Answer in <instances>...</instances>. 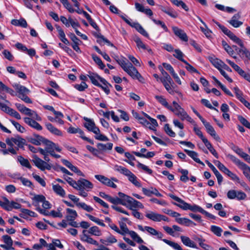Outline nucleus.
<instances>
[{"instance_id": "bf43d9fd", "label": "nucleus", "mask_w": 250, "mask_h": 250, "mask_svg": "<svg viewBox=\"0 0 250 250\" xmlns=\"http://www.w3.org/2000/svg\"><path fill=\"white\" fill-rule=\"evenodd\" d=\"M77 206L81 208L87 212H91L93 210V208L90 206L87 205L84 203H79L77 204Z\"/></svg>"}, {"instance_id": "393cba45", "label": "nucleus", "mask_w": 250, "mask_h": 250, "mask_svg": "<svg viewBox=\"0 0 250 250\" xmlns=\"http://www.w3.org/2000/svg\"><path fill=\"white\" fill-rule=\"evenodd\" d=\"M146 217L148 219L154 221L160 222V214L152 211L146 212L145 215Z\"/></svg>"}, {"instance_id": "20e7f679", "label": "nucleus", "mask_w": 250, "mask_h": 250, "mask_svg": "<svg viewBox=\"0 0 250 250\" xmlns=\"http://www.w3.org/2000/svg\"><path fill=\"white\" fill-rule=\"evenodd\" d=\"M121 228L120 234L122 235H125V234H128L130 237L137 243L141 244L144 243L143 240L138 235V234L133 230H129L124 222L119 223Z\"/></svg>"}, {"instance_id": "f03ea898", "label": "nucleus", "mask_w": 250, "mask_h": 250, "mask_svg": "<svg viewBox=\"0 0 250 250\" xmlns=\"http://www.w3.org/2000/svg\"><path fill=\"white\" fill-rule=\"evenodd\" d=\"M83 119L86 121L84 124V126L87 129L96 134L95 138L96 140L101 141H108V138L104 135L100 133L99 128L96 126V125L93 120L87 117H84Z\"/></svg>"}, {"instance_id": "69168bd1", "label": "nucleus", "mask_w": 250, "mask_h": 250, "mask_svg": "<svg viewBox=\"0 0 250 250\" xmlns=\"http://www.w3.org/2000/svg\"><path fill=\"white\" fill-rule=\"evenodd\" d=\"M7 113L9 114L11 116H13L16 119L18 120H20L21 119V116L20 114L16 110H14L13 109L10 108L7 111Z\"/></svg>"}, {"instance_id": "e2e57ef3", "label": "nucleus", "mask_w": 250, "mask_h": 250, "mask_svg": "<svg viewBox=\"0 0 250 250\" xmlns=\"http://www.w3.org/2000/svg\"><path fill=\"white\" fill-rule=\"evenodd\" d=\"M164 130L166 133L170 137H174L175 136V133L170 128L168 124H166L165 125Z\"/></svg>"}, {"instance_id": "5fc2aeb1", "label": "nucleus", "mask_w": 250, "mask_h": 250, "mask_svg": "<svg viewBox=\"0 0 250 250\" xmlns=\"http://www.w3.org/2000/svg\"><path fill=\"white\" fill-rule=\"evenodd\" d=\"M227 157L234 163L238 167H239L243 163V162H241L239 159L231 154H229L227 155Z\"/></svg>"}, {"instance_id": "6ab92c4d", "label": "nucleus", "mask_w": 250, "mask_h": 250, "mask_svg": "<svg viewBox=\"0 0 250 250\" xmlns=\"http://www.w3.org/2000/svg\"><path fill=\"white\" fill-rule=\"evenodd\" d=\"M125 176L127 177L129 181L136 187L140 188L142 186L138 178L131 171L129 170Z\"/></svg>"}, {"instance_id": "a878e982", "label": "nucleus", "mask_w": 250, "mask_h": 250, "mask_svg": "<svg viewBox=\"0 0 250 250\" xmlns=\"http://www.w3.org/2000/svg\"><path fill=\"white\" fill-rule=\"evenodd\" d=\"M171 111L173 112L176 116L182 118L183 116L186 113V111L182 108L179 104L174 107L171 106V109H169Z\"/></svg>"}, {"instance_id": "2eb2a0df", "label": "nucleus", "mask_w": 250, "mask_h": 250, "mask_svg": "<svg viewBox=\"0 0 250 250\" xmlns=\"http://www.w3.org/2000/svg\"><path fill=\"white\" fill-rule=\"evenodd\" d=\"M172 29L174 34L181 40L186 42L188 41V37L184 30L177 26H173Z\"/></svg>"}, {"instance_id": "dca6fc26", "label": "nucleus", "mask_w": 250, "mask_h": 250, "mask_svg": "<svg viewBox=\"0 0 250 250\" xmlns=\"http://www.w3.org/2000/svg\"><path fill=\"white\" fill-rule=\"evenodd\" d=\"M13 86L18 93L19 98H20V96L27 95L30 93V90L27 88L20 84L15 83L13 85Z\"/></svg>"}, {"instance_id": "49530a36", "label": "nucleus", "mask_w": 250, "mask_h": 250, "mask_svg": "<svg viewBox=\"0 0 250 250\" xmlns=\"http://www.w3.org/2000/svg\"><path fill=\"white\" fill-rule=\"evenodd\" d=\"M113 169L115 171H117L125 176L129 171V170L126 167L117 165H116L114 166Z\"/></svg>"}, {"instance_id": "b1692460", "label": "nucleus", "mask_w": 250, "mask_h": 250, "mask_svg": "<svg viewBox=\"0 0 250 250\" xmlns=\"http://www.w3.org/2000/svg\"><path fill=\"white\" fill-rule=\"evenodd\" d=\"M182 242L184 245L192 248L197 249L196 244L192 241L188 237L186 236H181L180 237Z\"/></svg>"}, {"instance_id": "c9c22d12", "label": "nucleus", "mask_w": 250, "mask_h": 250, "mask_svg": "<svg viewBox=\"0 0 250 250\" xmlns=\"http://www.w3.org/2000/svg\"><path fill=\"white\" fill-rule=\"evenodd\" d=\"M137 227H138V229L140 230H141L142 231H144L145 230H146L149 234H150L152 235H155V236L156 233V232L157 231V230H156L155 229H154V228H152L151 227L145 226L144 228L142 225H138L137 226Z\"/></svg>"}, {"instance_id": "79ce46f5", "label": "nucleus", "mask_w": 250, "mask_h": 250, "mask_svg": "<svg viewBox=\"0 0 250 250\" xmlns=\"http://www.w3.org/2000/svg\"><path fill=\"white\" fill-rule=\"evenodd\" d=\"M17 159L18 161L22 166L25 167L29 169H31L32 168V167L27 159L24 158L21 156H19Z\"/></svg>"}, {"instance_id": "ea45409f", "label": "nucleus", "mask_w": 250, "mask_h": 250, "mask_svg": "<svg viewBox=\"0 0 250 250\" xmlns=\"http://www.w3.org/2000/svg\"><path fill=\"white\" fill-rule=\"evenodd\" d=\"M134 41L136 43L137 47L139 48H142L144 50H147L148 52L151 51V50L148 48L138 37L134 39Z\"/></svg>"}, {"instance_id": "7c9ffc66", "label": "nucleus", "mask_w": 250, "mask_h": 250, "mask_svg": "<svg viewBox=\"0 0 250 250\" xmlns=\"http://www.w3.org/2000/svg\"><path fill=\"white\" fill-rule=\"evenodd\" d=\"M66 210L67 213L66 219L67 221L75 220L77 217L78 214L76 210L69 208H67Z\"/></svg>"}, {"instance_id": "c03bdc74", "label": "nucleus", "mask_w": 250, "mask_h": 250, "mask_svg": "<svg viewBox=\"0 0 250 250\" xmlns=\"http://www.w3.org/2000/svg\"><path fill=\"white\" fill-rule=\"evenodd\" d=\"M87 232L91 235L97 236H99L102 235L101 231L97 226H93L90 228L88 230H87Z\"/></svg>"}, {"instance_id": "4c0bfd02", "label": "nucleus", "mask_w": 250, "mask_h": 250, "mask_svg": "<svg viewBox=\"0 0 250 250\" xmlns=\"http://www.w3.org/2000/svg\"><path fill=\"white\" fill-rule=\"evenodd\" d=\"M198 242L199 246L205 250H213V248L209 245L204 243L205 239L201 238L196 237L194 239Z\"/></svg>"}, {"instance_id": "72a5a7b5", "label": "nucleus", "mask_w": 250, "mask_h": 250, "mask_svg": "<svg viewBox=\"0 0 250 250\" xmlns=\"http://www.w3.org/2000/svg\"><path fill=\"white\" fill-rule=\"evenodd\" d=\"M184 151L187 153V154L192 159L194 160L196 163L204 165V163L200 161V160L198 158V153L194 151L189 150L188 149H185Z\"/></svg>"}, {"instance_id": "a211bd4d", "label": "nucleus", "mask_w": 250, "mask_h": 250, "mask_svg": "<svg viewBox=\"0 0 250 250\" xmlns=\"http://www.w3.org/2000/svg\"><path fill=\"white\" fill-rule=\"evenodd\" d=\"M24 122L30 126L38 130H41L42 129V126L37 123L35 120H33L29 117L23 118Z\"/></svg>"}, {"instance_id": "5701e85b", "label": "nucleus", "mask_w": 250, "mask_h": 250, "mask_svg": "<svg viewBox=\"0 0 250 250\" xmlns=\"http://www.w3.org/2000/svg\"><path fill=\"white\" fill-rule=\"evenodd\" d=\"M45 125L47 130L52 134L58 136H62V132L53 126L51 123H46Z\"/></svg>"}, {"instance_id": "6e6552de", "label": "nucleus", "mask_w": 250, "mask_h": 250, "mask_svg": "<svg viewBox=\"0 0 250 250\" xmlns=\"http://www.w3.org/2000/svg\"><path fill=\"white\" fill-rule=\"evenodd\" d=\"M126 199L127 207L130 209H133L134 208H143L144 206L140 202L138 201L132 197L127 195L125 196Z\"/></svg>"}, {"instance_id": "39448f33", "label": "nucleus", "mask_w": 250, "mask_h": 250, "mask_svg": "<svg viewBox=\"0 0 250 250\" xmlns=\"http://www.w3.org/2000/svg\"><path fill=\"white\" fill-rule=\"evenodd\" d=\"M121 18L129 25L131 27L136 29V30L139 32L143 36L147 38H149V35L147 32L145 30L142 26L137 22H131V20L127 19L125 16H121Z\"/></svg>"}, {"instance_id": "774afa93", "label": "nucleus", "mask_w": 250, "mask_h": 250, "mask_svg": "<svg viewBox=\"0 0 250 250\" xmlns=\"http://www.w3.org/2000/svg\"><path fill=\"white\" fill-rule=\"evenodd\" d=\"M88 87L87 84L84 82H82L81 84H75L74 87L80 91H83Z\"/></svg>"}, {"instance_id": "423d86ee", "label": "nucleus", "mask_w": 250, "mask_h": 250, "mask_svg": "<svg viewBox=\"0 0 250 250\" xmlns=\"http://www.w3.org/2000/svg\"><path fill=\"white\" fill-rule=\"evenodd\" d=\"M118 194L119 197H112L110 196V198L108 202H110L111 203L114 205L120 204L124 206H127L126 199L125 196H127V195H126L125 193L121 192H118Z\"/></svg>"}, {"instance_id": "1a4fd4ad", "label": "nucleus", "mask_w": 250, "mask_h": 250, "mask_svg": "<svg viewBox=\"0 0 250 250\" xmlns=\"http://www.w3.org/2000/svg\"><path fill=\"white\" fill-rule=\"evenodd\" d=\"M77 187L76 189L77 190L85 189L89 191L93 188V185L91 182L85 179H80L77 182Z\"/></svg>"}, {"instance_id": "7ed1b4c3", "label": "nucleus", "mask_w": 250, "mask_h": 250, "mask_svg": "<svg viewBox=\"0 0 250 250\" xmlns=\"http://www.w3.org/2000/svg\"><path fill=\"white\" fill-rule=\"evenodd\" d=\"M48 154L46 153L45 155H43L44 161L39 158L36 155L33 156L32 162L36 167L42 171H44L45 169L50 170L52 168L51 165L47 163L50 161Z\"/></svg>"}, {"instance_id": "8fccbe9b", "label": "nucleus", "mask_w": 250, "mask_h": 250, "mask_svg": "<svg viewBox=\"0 0 250 250\" xmlns=\"http://www.w3.org/2000/svg\"><path fill=\"white\" fill-rule=\"evenodd\" d=\"M15 105L17 108L18 109V110L21 113L24 114L25 115L29 114L28 112L30 111V109L26 107L24 105L19 103H16L15 104Z\"/></svg>"}, {"instance_id": "338daca9", "label": "nucleus", "mask_w": 250, "mask_h": 250, "mask_svg": "<svg viewBox=\"0 0 250 250\" xmlns=\"http://www.w3.org/2000/svg\"><path fill=\"white\" fill-rule=\"evenodd\" d=\"M238 120L244 126L250 129V123L246 119L242 116H238Z\"/></svg>"}, {"instance_id": "a18cd8bd", "label": "nucleus", "mask_w": 250, "mask_h": 250, "mask_svg": "<svg viewBox=\"0 0 250 250\" xmlns=\"http://www.w3.org/2000/svg\"><path fill=\"white\" fill-rule=\"evenodd\" d=\"M178 171L182 174L180 177V180L184 183H186L189 180L188 170L184 169H179Z\"/></svg>"}, {"instance_id": "0eeeda50", "label": "nucleus", "mask_w": 250, "mask_h": 250, "mask_svg": "<svg viewBox=\"0 0 250 250\" xmlns=\"http://www.w3.org/2000/svg\"><path fill=\"white\" fill-rule=\"evenodd\" d=\"M116 62L121 66L123 69L128 74L132 70V67H134L131 63L129 62L125 57L116 59Z\"/></svg>"}, {"instance_id": "de8ad7c7", "label": "nucleus", "mask_w": 250, "mask_h": 250, "mask_svg": "<svg viewBox=\"0 0 250 250\" xmlns=\"http://www.w3.org/2000/svg\"><path fill=\"white\" fill-rule=\"evenodd\" d=\"M214 163L217 166L218 168L225 174L228 175L231 171L220 162L216 161H214Z\"/></svg>"}, {"instance_id": "4468645a", "label": "nucleus", "mask_w": 250, "mask_h": 250, "mask_svg": "<svg viewBox=\"0 0 250 250\" xmlns=\"http://www.w3.org/2000/svg\"><path fill=\"white\" fill-rule=\"evenodd\" d=\"M2 238L3 242L6 245L1 244L0 247L5 250H13L14 249L12 247L13 242L11 237L8 235H4L2 236Z\"/></svg>"}, {"instance_id": "3c124183", "label": "nucleus", "mask_w": 250, "mask_h": 250, "mask_svg": "<svg viewBox=\"0 0 250 250\" xmlns=\"http://www.w3.org/2000/svg\"><path fill=\"white\" fill-rule=\"evenodd\" d=\"M210 229L214 234L219 237L221 236L223 232V229L220 227L215 225L211 226Z\"/></svg>"}, {"instance_id": "f704fd0d", "label": "nucleus", "mask_w": 250, "mask_h": 250, "mask_svg": "<svg viewBox=\"0 0 250 250\" xmlns=\"http://www.w3.org/2000/svg\"><path fill=\"white\" fill-rule=\"evenodd\" d=\"M161 83L164 85V87H165L167 91L171 95H174V93H177L179 95H182L181 92H179V91H176L175 90H174L172 89V87H173V86H171L170 84H169L167 83V82H166L164 81V80H161Z\"/></svg>"}, {"instance_id": "9b49d317", "label": "nucleus", "mask_w": 250, "mask_h": 250, "mask_svg": "<svg viewBox=\"0 0 250 250\" xmlns=\"http://www.w3.org/2000/svg\"><path fill=\"white\" fill-rule=\"evenodd\" d=\"M91 83L96 86H101V84L99 83L100 81L102 83H106L107 81L104 78L101 77L98 75L93 73H89L88 75Z\"/></svg>"}, {"instance_id": "412c9836", "label": "nucleus", "mask_w": 250, "mask_h": 250, "mask_svg": "<svg viewBox=\"0 0 250 250\" xmlns=\"http://www.w3.org/2000/svg\"><path fill=\"white\" fill-rule=\"evenodd\" d=\"M212 21L216 24L222 31L227 35L230 40L234 36V34L225 26L221 24L219 22L214 20H212Z\"/></svg>"}, {"instance_id": "e433bc0d", "label": "nucleus", "mask_w": 250, "mask_h": 250, "mask_svg": "<svg viewBox=\"0 0 250 250\" xmlns=\"http://www.w3.org/2000/svg\"><path fill=\"white\" fill-rule=\"evenodd\" d=\"M97 147L101 151H104L107 150H111L113 147V144L111 143H108L106 144L98 143Z\"/></svg>"}, {"instance_id": "cd10ccee", "label": "nucleus", "mask_w": 250, "mask_h": 250, "mask_svg": "<svg viewBox=\"0 0 250 250\" xmlns=\"http://www.w3.org/2000/svg\"><path fill=\"white\" fill-rule=\"evenodd\" d=\"M175 221L179 224L185 225L186 226H196V224L190 219L187 218H176Z\"/></svg>"}, {"instance_id": "6e6d98bb", "label": "nucleus", "mask_w": 250, "mask_h": 250, "mask_svg": "<svg viewBox=\"0 0 250 250\" xmlns=\"http://www.w3.org/2000/svg\"><path fill=\"white\" fill-rule=\"evenodd\" d=\"M170 1L174 5L180 6H181L185 11H188L189 9L188 6L182 0H170Z\"/></svg>"}, {"instance_id": "603ef678", "label": "nucleus", "mask_w": 250, "mask_h": 250, "mask_svg": "<svg viewBox=\"0 0 250 250\" xmlns=\"http://www.w3.org/2000/svg\"><path fill=\"white\" fill-rule=\"evenodd\" d=\"M188 210H190L193 212H199L202 214L203 213L205 210L201 207L195 204H189Z\"/></svg>"}, {"instance_id": "13d9d810", "label": "nucleus", "mask_w": 250, "mask_h": 250, "mask_svg": "<svg viewBox=\"0 0 250 250\" xmlns=\"http://www.w3.org/2000/svg\"><path fill=\"white\" fill-rule=\"evenodd\" d=\"M150 19L155 24L158 25H160L166 32H168V29L165 23L163 21L160 20H157L154 19L153 17H151Z\"/></svg>"}, {"instance_id": "4d7b16f0", "label": "nucleus", "mask_w": 250, "mask_h": 250, "mask_svg": "<svg viewBox=\"0 0 250 250\" xmlns=\"http://www.w3.org/2000/svg\"><path fill=\"white\" fill-rule=\"evenodd\" d=\"M184 55V54L180 49H177L174 50L173 56L182 62L186 61L183 59Z\"/></svg>"}, {"instance_id": "58836bf2", "label": "nucleus", "mask_w": 250, "mask_h": 250, "mask_svg": "<svg viewBox=\"0 0 250 250\" xmlns=\"http://www.w3.org/2000/svg\"><path fill=\"white\" fill-rule=\"evenodd\" d=\"M155 99L163 106L168 109H171V106L169 105L166 99L163 96H155Z\"/></svg>"}, {"instance_id": "473e14b6", "label": "nucleus", "mask_w": 250, "mask_h": 250, "mask_svg": "<svg viewBox=\"0 0 250 250\" xmlns=\"http://www.w3.org/2000/svg\"><path fill=\"white\" fill-rule=\"evenodd\" d=\"M52 189L54 192L58 195L64 197L65 196V191L62 188L59 184L53 185Z\"/></svg>"}, {"instance_id": "680f3d73", "label": "nucleus", "mask_w": 250, "mask_h": 250, "mask_svg": "<svg viewBox=\"0 0 250 250\" xmlns=\"http://www.w3.org/2000/svg\"><path fill=\"white\" fill-rule=\"evenodd\" d=\"M92 59L94 62L99 66L101 69H104L105 67V65L102 62L100 58L96 56V55H92Z\"/></svg>"}, {"instance_id": "a19ab883", "label": "nucleus", "mask_w": 250, "mask_h": 250, "mask_svg": "<svg viewBox=\"0 0 250 250\" xmlns=\"http://www.w3.org/2000/svg\"><path fill=\"white\" fill-rule=\"evenodd\" d=\"M241 170L243 171V174L245 175L246 177L249 179L250 181V176L249 175V173H250V170L249 169H250V167L246 165L245 163H243L241 166L239 167Z\"/></svg>"}, {"instance_id": "9d476101", "label": "nucleus", "mask_w": 250, "mask_h": 250, "mask_svg": "<svg viewBox=\"0 0 250 250\" xmlns=\"http://www.w3.org/2000/svg\"><path fill=\"white\" fill-rule=\"evenodd\" d=\"M168 196L171 198H172V199H173L174 200H175V201H176L178 203H176L172 202V204L173 205L179 207L180 208H182L183 210H188L189 204L186 203V202H185V201H184L180 198L178 197V196H175L174 194H169Z\"/></svg>"}, {"instance_id": "aec40b11", "label": "nucleus", "mask_w": 250, "mask_h": 250, "mask_svg": "<svg viewBox=\"0 0 250 250\" xmlns=\"http://www.w3.org/2000/svg\"><path fill=\"white\" fill-rule=\"evenodd\" d=\"M206 163L209 167V168L212 170L215 176L217 178L218 184L220 185L223 181V177L220 172L217 170L215 167L210 163L208 160H206Z\"/></svg>"}, {"instance_id": "c85d7f7f", "label": "nucleus", "mask_w": 250, "mask_h": 250, "mask_svg": "<svg viewBox=\"0 0 250 250\" xmlns=\"http://www.w3.org/2000/svg\"><path fill=\"white\" fill-rule=\"evenodd\" d=\"M56 29L59 33V38L64 44L68 45L69 44L68 40L66 38L65 33L62 28L59 25H56Z\"/></svg>"}, {"instance_id": "ddd939ff", "label": "nucleus", "mask_w": 250, "mask_h": 250, "mask_svg": "<svg viewBox=\"0 0 250 250\" xmlns=\"http://www.w3.org/2000/svg\"><path fill=\"white\" fill-rule=\"evenodd\" d=\"M202 123L204 125L207 132L210 134L215 140L220 142V138L216 134V131L212 125H211L208 122H207L206 120L203 121Z\"/></svg>"}, {"instance_id": "09e8293b", "label": "nucleus", "mask_w": 250, "mask_h": 250, "mask_svg": "<svg viewBox=\"0 0 250 250\" xmlns=\"http://www.w3.org/2000/svg\"><path fill=\"white\" fill-rule=\"evenodd\" d=\"M97 38V42L100 44H104V43H107L109 46H113V44L111 43L109 40L104 38V36L102 35H98Z\"/></svg>"}, {"instance_id": "37998d69", "label": "nucleus", "mask_w": 250, "mask_h": 250, "mask_svg": "<svg viewBox=\"0 0 250 250\" xmlns=\"http://www.w3.org/2000/svg\"><path fill=\"white\" fill-rule=\"evenodd\" d=\"M210 61L218 70L222 68V66L224 62L221 60L217 58H210Z\"/></svg>"}, {"instance_id": "f257e3e1", "label": "nucleus", "mask_w": 250, "mask_h": 250, "mask_svg": "<svg viewBox=\"0 0 250 250\" xmlns=\"http://www.w3.org/2000/svg\"><path fill=\"white\" fill-rule=\"evenodd\" d=\"M5 142L10 147L8 149H0L3 155H7L9 153L16 155L17 153V150L20 148L23 149L24 146L26 145L25 140L20 136L7 138Z\"/></svg>"}, {"instance_id": "2f4dec72", "label": "nucleus", "mask_w": 250, "mask_h": 250, "mask_svg": "<svg viewBox=\"0 0 250 250\" xmlns=\"http://www.w3.org/2000/svg\"><path fill=\"white\" fill-rule=\"evenodd\" d=\"M43 144L45 146V148L47 153H49L51 155L54 151V147L55 143L45 139L44 142H43Z\"/></svg>"}, {"instance_id": "4be33fe9", "label": "nucleus", "mask_w": 250, "mask_h": 250, "mask_svg": "<svg viewBox=\"0 0 250 250\" xmlns=\"http://www.w3.org/2000/svg\"><path fill=\"white\" fill-rule=\"evenodd\" d=\"M128 75L133 79H137L140 82L145 83V79L139 73L135 67H132V70H130Z\"/></svg>"}, {"instance_id": "c756f323", "label": "nucleus", "mask_w": 250, "mask_h": 250, "mask_svg": "<svg viewBox=\"0 0 250 250\" xmlns=\"http://www.w3.org/2000/svg\"><path fill=\"white\" fill-rule=\"evenodd\" d=\"M241 48L237 51V54L240 57H245L250 60V52L244 46V43L243 46H240Z\"/></svg>"}, {"instance_id": "bb28decb", "label": "nucleus", "mask_w": 250, "mask_h": 250, "mask_svg": "<svg viewBox=\"0 0 250 250\" xmlns=\"http://www.w3.org/2000/svg\"><path fill=\"white\" fill-rule=\"evenodd\" d=\"M34 138H30L29 141L36 146H40L42 143L43 144L45 138L39 135H34Z\"/></svg>"}, {"instance_id": "f8f14e48", "label": "nucleus", "mask_w": 250, "mask_h": 250, "mask_svg": "<svg viewBox=\"0 0 250 250\" xmlns=\"http://www.w3.org/2000/svg\"><path fill=\"white\" fill-rule=\"evenodd\" d=\"M95 177L97 180L108 187L113 188H117V185L115 184H114L110 179L104 176L96 175H95Z\"/></svg>"}, {"instance_id": "0e129e2a", "label": "nucleus", "mask_w": 250, "mask_h": 250, "mask_svg": "<svg viewBox=\"0 0 250 250\" xmlns=\"http://www.w3.org/2000/svg\"><path fill=\"white\" fill-rule=\"evenodd\" d=\"M3 200L4 202L0 200V206L7 211H10V207L8 206L9 200L6 197H3Z\"/></svg>"}, {"instance_id": "f3484780", "label": "nucleus", "mask_w": 250, "mask_h": 250, "mask_svg": "<svg viewBox=\"0 0 250 250\" xmlns=\"http://www.w3.org/2000/svg\"><path fill=\"white\" fill-rule=\"evenodd\" d=\"M87 230H83V233L80 236V239L81 240L84 242H86L87 243L92 244L95 246H98L99 243L98 242L95 240H94L92 237H91L90 236L88 235L87 233Z\"/></svg>"}, {"instance_id": "052dcab7", "label": "nucleus", "mask_w": 250, "mask_h": 250, "mask_svg": "<svg viewBox=\"0 0 250 250\" xmlns=\"http://www.w3.org/2000/svg\"><path fill=\"white\" fill-rule=\"evenodd\" d=\"M137 167L139 168L142 169L144 171L149 174H151L152 173V170L151 169L149 168L148 167L140 163L139 162H137Z\"/></svg>"}, {"instance_id": "864d4df0", "label": "nucleus", "mask_w": 250, "mask_h": 250, "mask_svg": "<svg viewBox=\"0 0 250 250\" xmlns=\"http://www.w3.org/2000/svg\"><path fill=\"white\" fill-rule=\"evenodd\" d=\"M86 215L88 217V218L90 220L94 222L95 223H96L98 225H100V226H102V227H105V225L103 223V220L99 219L98 218H96V217L92 216V215H90V214H86Z\"/></svg>"}]
</instances>
